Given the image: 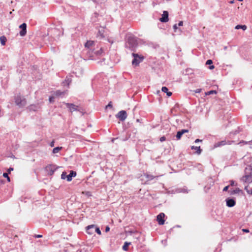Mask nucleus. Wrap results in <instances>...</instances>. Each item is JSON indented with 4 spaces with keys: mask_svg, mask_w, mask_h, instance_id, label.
I'll list each match as a JSON object with an SVG mask.
<instances>
[{
    "mask_svg": "<svg viewBox=\"0 0 252 252\" xmlns=\"http://www.w3.org/2000/svg\"><path fill=\"white\" fill-rule=\"evenodd\" d=\"M241 181L245 184H250L252 183V167L248 166L245 168V175L241 179Z\"/></svg>",
    "mask_w": 252,
    "mask_h": 252,
    "instance_id": "f257e3e1",
    "label": "nucleus"
},
{
    "mask_svg": "<svg viewBox=\"0 0 252 252\" xmlns=\"http://www.w3.org/2000/svg\"><path fill=\"white\" fill-rule=\"evenodd\" d=\"M137 44V40L135 36L131 34H126V47L132 50Z\"/></svg>",
    "mask_w": 252,
    "mask_h": 252,
    "instance_id": "f03ea898",
    "label": "nucleus"
},
{
    "mask_svg": "<svg viewBox=\"0 0 252 252\" xmlns=\"http://www.w3.org/2000/svg\"><path fill=\"white\" fill-rule=\"evenodd\" d=\"M132 56L133 57V59L132 61V64L134 66L138 65L144 59V57L143 56H140L136 53H132Z\"/></svg>",
    "mask_w": 252,
    "mask_h": 252,
    "instance_id": "7ed1b4c3",
    "label": "nucleus"
},
{
    "mask_svg": "<svg viewBox=\"0 0 252 252\" xmlns=\"http://www.w3.org/2000/svg\"><path fill=\"white\" fill-rule=\"evenodd\" d=\"M58 168V167L55 164H49L45 168L46 173L49 175H52L54 172Z\"/></svg>",
    "mask_w": 252,
    "mask_h": 252,
    "instance_id": "20e7f679",
    "label": "nucleus"
},
{
    "mask_svg": "<svg viewBox=\"0 0 252 252\" xmlns=\"http://www.w3.org/2000/svg\"><path fill=\"white\" fill-rule=\"evenodd\" d=\"M15 103L19 106H25L26 104V100L20 95H18L15 98Z\"/></svg>",
    "mask_w": 252,
    "mask_h": 252,
    "instance_id": "39448f33",
    "label": "nucleus"
},
{
    "mask_svg": "<svg viewBox=\"0 0 252 252\" xmlns=\"http://www.w3.org/2000/svg\"><path fill=\"white\" fill-rule=\"evenodd\" d=\"M117 118H119L121 121H125L127 117L126 111L124 110L120 111L116 115Z\"/></svg>",
    "mask_w": 252,
    "mask_h": 252,
    "instance_id": "423d86ee",
    "label": "nucleus"
},
{
    "mask_svg": "<svg viewBox=\"0 0 252 252\" xmlns=\"http://www.w3.org/2000/svg\"><path fill=\"white\" fill-rule=\"evenodd\" d=\"M19 28L21 29L20 31V35L21 36H24L27 33V25L26 23H23L19 26Z\"/></svg>",
    "mask_w": 252,
    "mask_h": 252,
    "instance_id": "0eeeda50",
    "label": "nucleus"
},
{
    "mask_svg": "<svg viewBox=\"0 0 252 252\" xmlns=\"http://www.w3.org/2000/svg\"><path fill=\"white\" fill-rule=\"evenodd\" d=\"M165 215L163 213H160L157 216V219L159 225H163L164 223L165 220H164Z\"/></svg>",
    "mask_w": 252,
    "mask_h": 252,
    "instance_id": "6e6552de",
    "label": "nucleus"
},
{
    "mask_svg": "<svg viewBox=\"0 0 252 252\" xmlns=\"http://www.w3.org/2000/svg\"><path fill=\"white\" fill-rule=\"evenodd\" d=\"M94 42L93 41H88L85 45V48H86L89 51H91L94 49Z\"/></svg>",
    "mask_w": 252,
    "mask_h": 252,
    "instance_id": "1a4fd4ad",
    "label": "nucleus"
},
{
    "mask_svg": "<svg viewBox=\"0 0 252 252\" xmlns=\"http://www.w3.org/2000/svg\"><path fill=\"white\" fill-rule=\"evenodd\" d=\"M161 22H167L168 21V12L167 11H164L162 15V17L159 19Z\"/></svg>",
    "mask_w": 252,
    "mask_h": 252,
    "instance_id": "9d476101",
    "label": "nucleus"
},
{
    "mask_svg": "<svg viewBox=\"0 0 252 252\" xmlns=\"http://www.w3.org/2000/svg\"><path fill=\"white\" fill-rule=\"evenodd\" d=\"M66 106L69 109L70 111L72 112L74 111L78 110V106L75 105L72 103H66Z\"/></svg>",
    "mask_w": 252,
    "mask_h": 252,
    "instance_id": "9b49d317",
    "label": "nucleus"
},
{
    "mask_svg": "<svg viewBox=\"0 0 252 252\" xmlns=\"http://www.w3.org/2000/svg\"><path fill=\"white\" fill-rule=\"evenodd\" d=\"M103 53V50H102V49L101 48H100L98 50H93L92 51V53L91 54V56L92 57H94V55H95L96 56H100L102 55Z\"/></svg>",
    "mask_w": 252,
    "mask_h": 252,
    "instance_id": "f8f14e48",
    "label": "nucleus"
},
{
    "mask_svg": "<svg viewBox=\"0 0 252 252\" xmlns=\"http://www.w3.org/2000/svg\"><path fill=\"white\" fill-rule=\"evenodd\" d=\"M105 31L104 28H101V29H99L97 34V37L100 39L105 37Z\"/></svg>",
    "mask_w": 252,
    "mask_h": 252,
    "instance_id": "ddd939ff",
    "label": "nucleus"
},
{
    "mask_svg": "<svg viewBox=\"0 0 252 252\" xmlns=\"http://www.w3.org/2000/svg\"><path fill=\"white\" fill-rule=\"evenodd\" d=\"M226 205L229 207H233L235 204V201L233 199H227L226 200Z\"/></svg>",
    "mask_w": 252,
    "mask_h": 252,
    "instance_id": "4468645a",
    "label": "nucleus"
},
{
    "mask_svg": "<svg viewBox=\"0 0 252 252\" xmlns=\"http://www.w3.org/2000/svg\"><path fill=\"white\" fill-rule=\"evenodd\" d=\"M76 176V173L72 170L70 171L69 174L66 176V179L67 181H71L72 179V177H74Z\"/></svg>",
    "mask_w": 252,
    "mask_h": 252,
    "instance_id": "2eb2a0df",
    "label": "nucleus"
},
{
    "mask_svg": "<svg viewBox=\"0 0 252 252\" xmlns=\"http://www.w3.org/2000/svg\"><path fill=\"white\" fill-rule=\"evenodd\" d=\"M161 91L163 92L166 93L168 96H170L172 95V93L168 91V89L166 87H162Z\"/></svg>",
    "mask_w": 252,
    "mask_h": 252,
    "instance_id": "dca6fc26",
    "label": "nucleus"
},
{
    "mask_svg": "<svg viewBox=\"0 0 252 252\" xmlns=\"http://www.w3.org/2000/svg\"><path fill=\"white\" fill-rule=\"evenodd\" d=\"M65 93V91L62 92L60 90H57L54 93V94L56 96H59L64 95Z\"/></svg>",
    "mask_w": 252,
    "mask_h": 252,
    "instance_id": "f3484780",
    "label": "nucleus"
},
{
    "mask_svg": "<svg viewBox=\"0 0 252 252\" xmlns=\"http://www.w3.org/2000/svg\"><path fill=\"white\" fill-rule=\"evenodd\" d=\"M191 149L192 150H195L196 151V153L198 155L200 154L201 153V149H200V146L197 147L192 146L191 147Z\"/></svg>",
    "mask_w": 252,
    "mask_h": 252,
    "instance_id": "a211bd4d",
    "label": "nucleus"
},
{
    "mask_svg": "<svg viewBox=\"0 0 252 252\" xmlns=\"http://www.w3.org/2000/svg\"><path fill=\"white\" fill-rule=\"evenodd\" d=\"M71 81L72 80H71V78L70 77L67 76L66 77L65 81L63 82V83L64 84V85H65V84H66L67 86H69V85L71 83Z\"/></svg>",
    "mask_w": 252,
    "mask_h": 252,
    "instance_id": "6ab92c4d",
    "label": "nucleus"
},
{
    "mask_svg": "<svg viewBox=\"0 0 252 252\" xmlns=\"http://www.w3.org/2000/svg\"><path fill=\"white\" fill-rule=\"evenodd\" d=\"M145 176L148 181H151L155 178H158V176H154L149 174H145Z\"/></svg>",
    "mask_w": 252,
    "mask_h": 252,
    "instance_id": "aec40b11",
    "label": "nucleus"
},
{
    "mask_svg": "<svg viewBox=\"0 0 252 252\" xmlns=\"http://www.w3.org/2000/svg\"><path fill=\"white\" fill-rule=\"evenodd\" d=\"M63 149L62 147H57L53 149L52 151V153L53 154H57L60 151Z\"/></svg>",
    "mask_w": 252,
    "mask_h": 252,
    "instance_id": "412c9836",
    "label": "nucleus"
},
{
    "mask_svg": "<svg viewBox=\"0 0 252 252\" xmlns=\"http://www.w3.org/2000/svg\"><path fill=\"white\" fill-rule=\"evenodd\" d=\"M235 29L237 30L242 29L243 30L245 31L247 29V26L246 25H238L235 27Z\"/></svg>",
    "mask_w": 252,
    "mask_h": 252,
    "instance_id": "4be33fe9",
    "label": "nucleus"
},
{
    "mask_svg": "<svg viewBox=\"0 0 252 252\" xmlns=\"http://www.w3.org/2000/svg\"><path fill=\"white\" fill-rule=\"evenodd\" d=\"M245 189L248 194L252 195V189H250L249 186H246L245 187Z\"/></svg>",
    "mask_w": 252,
    "mask_h": 252,
    "instance_id": "5701e85b",
    "label": "nucleus"
},
{
    "mask_svg": "<svg viewBox=\"0 0 252 252\" xmlns=\"http://www.w3.org/2000/svg\"><path fill=\"white\" fill-rule=\"evenodd\" d=\"M0 41L2 45H4L5 44V42L6 41V38L5 36H2L0 37Z\"/></svg>",
    "mask_w": 252,
    "mask_h": 252,
    "instance_id": "b1692460",
    "label": "nucleus"
},
{
    "mask_svg": "<svg viewBox=\"0 0 252 252\" xmlns=\"http://www.w3.org/2000/svg\"><path fill=\"white\" fill-rule=\"evenodd\" d=\"M82 193L88 197H90V196H92V193L90 191H83L82 192Z\"/></svg>",
    "mask_w": 252,
    "mask_h": 252,
    "instance_id": "393cba45",
    "label": "nucleus"
},
{
    "mask_svg": "<svg viewBox=\"0 0 252 252\" xmlns=\"http://www.w3.org/2000/svg\"><path fill=\"white\" fill-rule=\"evenodd\" d=\"M130 244V243L125 242L124 246H123V249L125 251L127 250V247Z\"/></svg>",
    "mask_w": 252,
    "mask_h": 252,
    "instance_id": "a878e982",
    "label": "nucleus"
},
{
    "mask_svg": "<svg viewBox=\"0 0 252 252\" xmlns=\"http://www.w3.org/2000/svg\"><path fill=\"white\" fill-rule=\"evenodd\" d=\"M217 94V92L215 90H211V91H208V92L205 93L206 95H210V94Z\"/></svg>",
    "mask_w": 252,
    "mask_h": 252,
    "instance_id": "bb28decb",
    "label": "nucleus"
},
{
    "mask_svg": "<svg viewBox=\"0 0 252 252\" xmlns=\"http://www.w3.org/2000/svg\"><path fill=\"white\" fill-rule=\"evenodd\" d=\"M183 134V132H181V131H178L177 135H176V137H177V139H178V140L180 139Z\"/></svg>",
    "mask_w": 252,
    "mask_h": 252,
    "instance_id": "cd10ccee",
    "label": "nucleus"
},
{
    "mask_svg": "<svg viewBox=\"0 0 252 252\" xmlns=\"http://www.w3.org/2000/svg\"><path fill=\"white\" fill-rule=\"evenodd\" d=\"M3 176L4 178H6L7 179V180L8 182H10V179L8 175V173H3Z\"/></svg>",
    "mask_w": 252,
    "mask_h": 252,
    "instance_id": "c85d7f7f",
    "label": "nucleus"
},
{
    "mask_svg": "<svg viewBox=\"0 0 252 252\" xmlns=\"http://www.w3.org/2000/svg\"><path fill=\"white\" fill-rule=\"evenodd\" d=\"M225 144H226V143H225V141H222L218 143L217 144V145H218V146H220L224 145Z\"/></svg>",
    "mask_w": 252,
    "mask_h": 252,
    "instance_id": "c756f323",
    "label": "nucleus"
},
{
    "mask_svg": "<svg viewBox=\"0 0 252 252\" xmlns=\"http://www.w3.org/2000/svg\"><path fill=\"white\" fill-rule=\"evenodd\" d=\"M62 179H65L66 178V173L65 172H63L61 175Z\"/></svg>",
    "mask_w": 252,
    "mask_h": 252,
    "instance_id": "7c9ffc66",
    "label": "nucleus"
},
{
    "mask_svg": "<svg viewBox=\"0 0 252 252\" xmlns=\"http://www.w3.org/2000/svg\"><path fill=\"white\" fill-rule=\"evenodd\" d=\"M95 231L98 234H101V231L98 227L95 228Z\"/></svg>",
    "mask_w": 252,
    "mask_h": 252,
    "instance_id": "2f4dec72",
    "label": "nucleus"
},
{
    "mask_svg": "<svg viewBox=\"0 0 252 252\" xmlns=\"http://www.w3.org/2000/svg\"><path fill=\"white\" fill-rule=\"evenodd\" d=\"M206 63V64H211L213 63V62L211 60H208L207 61Z\"/></svg>",
    "mask_w": 252,
    "mask_h": 252,
    "instance_id": "473e14b6",
    "label": "nucleus"
},
{
    "mask_svg": "<svg viewBox=\"0 0 252 252\" xmlns=\"http://www.w3.org/2000/svg\"><path fill=\"white\" fill-rule=\"evenodd\" d=\"M179 191L180 192H184V193H187L188 192L187 189H180V190Z\"/></svg>",
    "mask_w": 252,
    "mask_h": 252,
    "instance_id": "72a5a7b5",
    "label": "nucleus"
},
{
    "mask_svg": "<svg viewBox=\"0 0 252 252\" xmlns=\"http://www.w3.org/2000/svg\"><path fill=\"white\" fill-rule=\"evenodd\" d=\"M54 143H55V140H53L50 144V146L51 147H53L54 146Z\"/></svg>",
    "mask_w": 252,
    "mask_h": 252,
    "instance_id": "f704fd0d",
    "label": "nucleus"
},
{
    "mask_svg": "<svg viewBox=\"0 0 252 252\" xmlns=\"http://www.w3.org/2000/svg\"><path fill=\"white\" fill-rule=\"evenodd\" d=\"M165 139H166V138H165V137H164V136H162L160 138V141L161 142L164 141L165 140Z\"/></svg>",
    "mask_w": 252,
    "mask_h": 252,
    "instance_id": "c9c22d12",
    "label": "nucleus"
},
{
    "mask_svg": "<svg viewBox=\"0 0 252 252\" xmlns=\"http://www.w3.org/2000/svg\"><path fill=\"white\" fill-rule=\"evenodd\" d=\"M94 225H91L88 226L87 228V230H88L89 229H90L91 228H94Z\"/></svg>",
    "mask_w": 252,
    "mask_h": 252,
    "instance_id": "e433bc0d",
    "label": "nucleus"
},
{
    "mask_svg": "<svg viewBox=\"0 0 252 252\" xmlns=\"http://www.w3.org/2000/svg\"><path fill=\"white\" fill-rule=\"evenodd\" d=\"M181 131L183 132V134H184L185 133L188 132L189 130L188 129H182Z\"/></svg>",
    "mask_w": 252,
    "mask_h": 252,
    "instance_id": "4c0bfd02",
    "label": "nucleus"
},
{
    "mask_svg": "<svg viewBox=\"0 0 252 252\" xmlns=\"http://www.w3.org/2000/svg\"><path fill=\"white\" fill-rule=\"evenodd\" d=\"M228 188H229V186H228L225 187L223 188V191H227V190H228Z\"/></svg>",
    "mask_w": 252,
    "mask_h": 252,
    "instance_id": "58836bf2",
    "label": "nucleus"
},
{
    "mask_svg": "<svg viewBox=\"0 0 252 252\" xmlns=\"http://www.w3.org/2000/svg\"><path fill=\"white\" fill-rule=\"evenodd\" d=\"M54 96L50 97H49V101H50V102H53V100H54Z\"/></svg>",
    "mask_w": 252,
    "mask_h": 252,
    "instance_id": "ea45409f",
    "label": "nucleus"
},
{
    "mask_svg": "<svg viewBox=\"0 0 252 252\" xmlns=\"http://www.w3.org/2000/svg\"><path fill=\"white\" fill-rule=\"evenodd\" d=\"M177 24H175L174 26H173V29H174V31L175 32L176 31V30L177 29Z\"/></svg>",
    "mask_w": 252,
    "mask_h": 252,
    "instance_id": "a19ab883",
    "label": "nucleus"
},
{
    "mask_svg": "<svg viewBox=\"0 0 252 252\" xmlns=\"http://www.w3.org/2000/svg\"><path fill=\"white\" fill-rule=\"evenodd\" d=\"M242 231H243V232H246V233H248V232H249V229H242Z\"/></svg>",
    "mask_w": 252,
    "mask_h": 252,
    "instance_id": "79ce46f5",
    "label": "nucleus"
},
{
    "mask_svg": "<svg viewBox=\"0 0 252 252\" xmlns=\"http://www.w3.org/2000/svg\"><path fill=\"white\" fill-rule=\"evenodd\" d=\"M34 237L35 238H41V237H42V235H35Z\"/></svg>",
    "mask_w": 252,
    "mask_h": 252,
    "instance_id": "37998d69",
    "label": "nucleus"
},
{
    "mask_svg": "<svg viewBox=\"0 0 252 252\" xmlns=\"http://www.w3.org/2000/svg\"><path fill=\"white\" fill-rule=\"evenodd\" d=\"M13 168H11V167H10L8 169V172L9 173H10V172L11 171H13Z\"/></svg>",
    "mask_w": 252,
    "mask_h": 252,
    "instance_id": "c03bdc74",
    "label": "nucleus"
},
{
    "mask_svg": "<svg viewBox=\"0 0 252 252\" xmlns=\"http://www.w3.org/2000/svg\"><path fill=\"white\" fill-rule=\"evenodd\" d=\"M109 230H110L109 227V226H106V228H105V231L107 232H108Z\"/></svg>",
    "mask_w": 252,
    "mask_h": 252,
    "instance_id": "a18cd8bd",
    "label": "nucleus"
},
{
    "mask_svg": "<svg viewBox=\"0 0 252 252\" xmlns=\"http://www.w3.org/2000/svg\"><path fill=\"white\" fill-rule=\"evenodd\" d=\"M234 185H235V182L233 181H231L230 185L233 186H234Z\"/></svg>",
    "mask_w": 252,
    "mask_h": 252,
    "instance_id": "49530a36",
    "label": "nucleus"
},
{
    "mask_svg": "<svg viewBox=\"0 0 252 252\" xmlns=\"http://www.w3.org/2000/svg\"><path fill=\"white\" fill-rule=\"evenodd\" d=\"M183 22L182 21H180L179 23H178V26H183Z\"/></svg>",
    "mask_w": 252,
    "mask_h": 252,
    "instance_id": "de8ad7c7",
    "label": "nucleus"
},
{
    "mask_svg": "<svg viewBox=\"0 0 252 252\" xmlns=\"http://www.w3.org/2000/svg\"><path fill=\"white\" fill-rule=\"evenodd\" d=\"M214 67H215L213 65H212L210 66L209 68L210 69H212L214 68Z\"/></svg>",
    "mask_w": 252,
    "mask_h": 252,
    "instance_id": "09e8293b",
    "label": "nucleus"
},
{
    "mask_svg": "<svg viewBox=\"0 0 252 252\" xmlns=\"http://www.w3.org/2000/svg\"><path fill=\"white\" fill-rule=\"evenodd\" d=\"M202 141L201 140H200L199 139H197L195 140V142L197 143V142H200V141Z\"/></svg>",
    "mask_w": 252,
    "mask_h": 252,
    "instance_id": "8fccbe9b",
    "label": "nucleus"
},
{
    "mask_svg": "<svg viewBox=\"0 0 252 252\" xmlns=\"http://www.w3.org/2000/svg\"><path fill=\"white\" fill-rule=\"evenodd\" d=\"M241 143H243V144H247V142H246V141H242L241 142H240V144Z\"/></svg>",
    "mask_w": 252,
    "mask_h": 252,
    "instance_id": "3c124183",
    "label": "nucleus"
},
{
    "mask_svg": "<svg viewBox=\"0 0 252 252\" xmlns=\"http://www.w3.org/2000/svg\"><path fill=\"white\" fill-rule=\"evenodd\" d=\"M239 190V189L234 190L233 193H237Z\"/></svg>",
    "mask_w": 252,
    "mask_h": 252,
    "instance_id": "603ef678",
    "label": "nucleus"
},
{
    "mask_svg": "<svg viewBox=\"0 0 252 252\" xmlns=\"http://www.w3.org/2000/svg\"><path fill=\"white\" fill-rule=\"evenodd\" d=\"M107 107H112V105L110 104V103H109Z\"/></svg>",
    "mask_w": 252,
    "mask_h": 252,
    "instance_id": "864d4df0",
    "label": "nucleus"
},
{
    "mask_svg": "<svg viewBox=\"0 0 252 252\" xmlns=\"http://www.w3.org/2000/svg\"><path fill=\"white\" fill-rule=\"evenodd\" d=\"M234 2V0H231L230 1V3H233Z\"/></svg>",
    "mask_w": 252,
    "mask_h": 252,
    "instance_id": "5fc2aeb1",
    "label": "nucleus"
}]
</instances>
